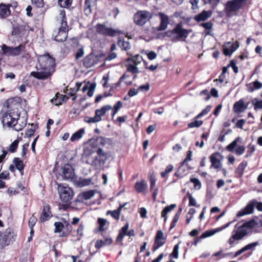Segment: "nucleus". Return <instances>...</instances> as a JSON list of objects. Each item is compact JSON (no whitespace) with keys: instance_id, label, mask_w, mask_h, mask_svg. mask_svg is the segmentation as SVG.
Instances as JSON below:
<instances>
[{"instance_id":"nucleus-1","label":"nucleus","mask_w":262,"mask_h":262,"mask_svg":"<svg viewBox=\"0 0 262 262\" xmlns=\"http://www.w3.org/2000/svg\"><path fill=\"white\" fill-rule=\"evenodd\" d=\"M38 64L36 66L37 72H32L31 75L38 79H45L49 77L54 71V59L49 54L40 55L38 57Z\"/></svg>"},{"instance_id":"nucleus-2","label":"nucleus","mask_w":262,"mask_h":262,"mask_svg":"<svg viewBox=\"0 0 262 262\" xmlns=\"http://www.w3.org/2000/svg\"><path fill=\"white\" fill-rule=\"evenodd\" d=\"M239 224L235 225L237 229L235 233L233 234L228 239V243L231 247H233L235 244V241H239L243 239L247 235L251 229L256 225V223L254 220L243 223L238 226Z\"/></svg>"},{"instance_id":"nucleus-3","label":"nucleus","mask_w":262,"mask_h":262,"mask_svg":"<svg viewBox=\"0 0 262 262\" xmlns=\"http://www.w3.org/2000/svg\"><path fill=\"white\" fill-rule=\"evenodd\" d=\"M19 115L17 111L12 110L5 113L2 116V122L3 126L7 125L9 127H13L15 130L20 131L26 124V121L21 124L17 125Z\"/></svg>"},{"instance_id":"nucleus-4","label":"nucleus","mask_w":262,"mask_h":262,"mask_svg":"<svg viewBox=\"0 0 262 262\" xmlns=\"http://www.w3.org/2000/svg\"><path fill=\"white\" fill-rule=\"evenodd\" d=\"M57 20L60 24V27L58 32L54 31L53 36L54 40L58 42L64 41L68 36V27L64 10L59 11V14L57 17Z\"/></svg>"},{"instance_id":"nucleus-5","label":"nucleus","mask_w":262,"mask_h":262,"mask_svg":"<svg viewBox=\"0 0 262 262\" xmlns=\"http://www.w3.org/2000/svg\"><path fill=\"white\" fill-rule=\"evenodd\" d=\"M189 31L184 29L181 23H178L171 31L165 33V35L170 37L172 41H185L188 37Z\"/></svg>"},{"instance_id":"nucleus-6","label":"nucleus","mask_w":262,"mask_h":262,"mask_svg":"<svg viewBox=\"0 0 262 262\" xmlns=\"http://www.w3.org/2000/svg\"><path fill=\"white\" fill-rule=\"evenodd\" d=\"M247 0L228 1L225 5L224 11L227 17H231L241 9Z\"/></svg>"},{"instance_id":"nucleus-7","label":"nucleus","mask_w":262,"mask_h":262,"mask_svg":"<svg viewBox=\"0 0 262 262\" xmlns=\"http://www.w3.org/2000/svg\"><path fill=\"white\" fill-rule=\"evenodd\" d=\"M97 32L103 35L114 37L117 35L124 34L123 31L119 29H113L112 28L107 27L105 25L98 24L96 26Z\"/></svg>"},{"instance_id":"nucleus-8","label":"nucleus","mask_w":262,"mask_h":262,"mask_svg":"<svg viewBox=\"0 0 262 262\" xmlns=\"http://www.w3.org/2000/svg\"><path fill=\"white\" fill-rule=\"evenodd\" d=\"M152 17V14L150 12L145 10L138 11L135 14L134 20L137 25L142 26L149 21Z\"/></svg>"},{"instance_id":"nucleus-9","label":"nucleus","mask_w":262,"mask_h":262,"mask_svg":"<svg viewBox=\"0 0 262 262\" xmlns=\"http://www.w3.org/2000/svg\"><path fill=\"white\" fill-rule=\"evenodd\" d=\"M258 245V242H254L250 243L245 246L242 248L241 249L237 250L234 255V257H237L240 255L241 254L244 253V252L248 250H251V251L248 252L245 254H244L243 256H242L239 259H246L250 257L252 254V251L254 250L256 246Z\"/></svg>"},{"instance_id":"nucleus-10","label":"nucleus","mask_w":262,"mask_h":262,"mask_svg":"<svg viewBox=\"0 0 262 262\" xmlns=\"http://www.w3.org/2000/svg\"><path fill=\"white\" fill-rule=\"evenodd\" d=\"M14 234L13 230L8 228L3 232H0V244L2 246L9 245L14 241Z\"/></svg>"},{"instance_id":"nucleus-11","label":"nucleus","mask_w":262,"mask_h":262,"mask_svg":"<svg viewBox=\"0 0 262 262\" xmlns=\"http://www.w3.org/2000/svg\"><path fill=\"white\" fill-rule=\"evenodd\" d=\"M23 46L19 45L16 47H9L5 44L2 46V51L3 55L6 56H15L19 55L22 50Z\"/></svg>"},{"instance_id":"nucleus-12","label":"nucleus","mask_w":262,"mask_h":262,"mask_svg":"<svg viewBox=\"0 0 262 262\" xmlns=\"http://www.w3.org/2000/svg\"><path fill=\"white\" fill-rule=\"evenodd\" d=\"M83 162L93 166H98L104 164L106 161L101 158L98 159V157H93L92 155H85L82 157Z\"/></svg>"},{"instance_id":"nucleus-13","label":"nucleus","mask_w":262,"mask_h":262,"mask_svg":"<svg viewBox=\"0 0 262 262\" xmlns=\"http://www.w3.org/2000/svg\"><path fill=\"white\" fill-rule=\"evenodd\" d=\"M58 192L61 200L63 202H68L72 199L73 192L69 187L59 186Z\"/></svg>"},{"instance_id":"nucleus-14","label":"nucleus","mask_w":262,"mask_h":262,"mask_svg":"<svg viewBox=\"0 0 262 262\" xmlns=\"http://www.w3.org/2000/svg\"><path fill=\"white\" fill-rule=\"evenodd\" d=\"M166 238L164 237L163 233L161 230L157 232L154 244L152 247L153 252H155L160 247H162L165 243Z\"/></svg>"},{"instance_id":"nucleus-15","label":"nucleus","mask_w":262,"mask_h":262,"mask_svg":"<svg viewBox=\"0 0 262 262\" xmlns=\"http://www.w3.org/2000/svg\"><path fill=\"white\" fill-rule=\"evenodd\" d=\"M256 203V201L255 200L250 201L243 209H241L238 212L237 216H242L247 214L252 213Z\"/></svg>"},{"instance_id":"nucleus-16","label":"nucleus","mask_w":262,"mask_h":262,"mask_svg":"<svg viewBox=\"0 0 262 262\" xmlns=\"http://www.w3.org/2000/svg\"><path fill=\"white\" fill-rule=\"evenodd\" d=\"M239 46V42L237 40L234 42H228L224 48L223 53L226 56H230L238 48Z\"/></svg>"},{"instance_id":"nucleus-17","label":"nucleus","mask_w":262,"mask_h":262,"mask_svg":"<svg viewBox=\"0 0 262 262\" xmlns=\"http://www.w3.org/2000/svg\"><path fill=\"white\" fill-rule=\"evenodd\" d=\"M158 15L160 17V24L157 27V30L164 31L167 29V26L169 24V17L161 12L159 13Z\"/></svg>"},{"instance_id":"nucleus-18","label":"nucleus","mask_w":262,"mask_h":262,"mask_svg":"<svg viewBox=\"0 0 262 262\" xmlns=\"http://www.w3.org/2000/svg\"><path fill=\"white\" fill-rule=\"evenodd\" d=\"M98 58L94 54H90L83 59V64L86 68H91L97 64Z\"/></svg>"},{"instance_id":"nucleus-19","label":"nucleus","mask_w":262,"mask_h":262,"mask_svg":"<svg viewBox=\"0 0 262 262\" xmlns=\"http://www.w3.org/2000/svg\"><path fill=\"white\" fill-rule=\"evenodd\" d=\"M62 177L64 180H72L74 177V172L72 167L66 165L62 168Z\"/></svg>"},{"instance_id":"nucleus-20","label":"nucleus","mask_w":262,"mask_h":262,"mask_svg":"<svg viewBox=\"0 0 262 262\" xmlns=\"http://www.w3.org/2000/svg\"><path fill=\"white\" fill-rule=\"evenodd\" d=\"M53 216L50 210V206L49 204H46L43 206L42 213L40 217L41 222L48 221Z\"/></svg>"},{"instance_id":"nucleus-21","label":"nucleus","mask_w":262,"mask_h":262,"mask_svg":"<svg viewBox=\"0 0 262 262\" xmlns=\"http://www.w3.org/2000/svg\"><path fill=\"white\" fill-rule=\"evenodd\" d=\"M211 15L212 11L211 10H204L201 13L195 15L193 19L198 23L204 21L209 18Z\"/></svg>"},{"instance_id":"nucleus-22","label":"nucleus","mask_w":262,"mask_h":262,"mask_svg":"<svg viewBox=\"0 0 262 262\" xmlns=\"http://www.w3.org/2000/svg\"><path fill=\"white\" fill-rule=\"evenodd\" d=\"M246 88L247 91L249 93H252L256 90H259L262 88V83L258 80L246 83Z\"/></svg>"},{"instance_id":"nucleus-23","label":"nucleus","mask_w":262,"mask_h":262,"mask_svg":"<svg viewBox=\"0 0 262 262\" xmlns=\"http://www.w3.org/2000/svg\"><path fill=\"white\" fill-rule=\"evenodd\" d=\"M96 84L95 82L91 83L89 81L84 84L82 88V91L85 92L88 91L87 95L89 97H92L93 95L94 92L96 88Z\"/></svg>"},{"instance_id":"nucleus-24","label":"nucleus","mask_w":262,"mask_h":262,"mask_svg":"<svg viewBox=\"0 0 262 262\" xmlns=\"http://www.w3.org/2000/svg\"><path fill=\"white\" fill-rule=\"evenodd\" d=\"M96 4V0H85L84 3V12L89 15L92 13V8Z\"/></svg>"},{"instance_id":"nucleus-25","label":"nucleus","mask_w":262,"mask_h":262,"mask_svg":"<svg viewBox=\"0 0 262 262\" xmlns=\"http://www.w3.org/2000/svg\"><path fill=\"white\" fill-rule=\"evenodd\" d=\"M10 5L0 4V17L4 18L8 17L10 14Z\"/></svg>"},{"instance_id":"nucleus-26","label":"nucleus","mask_w":262,"mask_h":262,"mask_svg":"<svg viewBox=\"0 0 262 262\" xmlns=\"http://www.w3.org/2000/svg\"><path fill=\"white\" fill-rule=\"evenodd\" d=\"M246 108V106H245L244 101L243 99H240L234 104L233 110L235 113H240L244 112Z\"/></svg>"},{"instance_id":"nucleus-27","label":"nucleus","mask_w":262,"mask_h":262,"mask_svg":"<svg viewBox=\"0 0 262 262\" xmlns=\"http://www.w3.org/2000/svg\"><path fill=\"white\" fill-rule=\"evenodd\" d=\"M95 192V191L93 190L83 192L78 195V200L82 202L89 200L94 196Z\"/></svg>"},{"instance_id":"nucleus-28","label":"nucleus","mask_w":262,"mask_h":262,"mask_svg":"<svg viewBox=\"0 0 262 262\" xmlns=\"http://www.w3.org/2000/svg\"><path fill=\"white\" fill-rule=\"evenodd\" d=\"M112 108V107L110 105H106L102 106L100 109H97L95 111V115L98 118V119L101 121L102 120L101 117L103 116L106 113L111 110Z\"/></svg>"},{"instance_id":"nucleus-29","label":"nucleus","mask_w":262,"mask_h":262,"mask_svg":"<svg viewBox=\"0 0 262 262\" xmlns=\"http://www.w3.org/2000/svg\"><path fill=\"white\" fill-rule=\"evenodd\" d=\"M248 163L246 161H243L235 169V173L238 178H242L244 174V171L247 167Z\"/></svg>"},{"instance_id":"nucleus-30","label":"nucleus","mask_w":262,"mask_h":262,"mask_svg":"<svg viewBox=\"0 0 262 262\" xmlns=\"http://www.w3.org/2000/svg\"><path fill=\"white\" fill-rule=\"evenodd\" d=\"M117 43L118 46L123 50L127 51L130 49L131 46L129 42L125 41L123 37H118Z\"/></svg>"},{"instance_id":"nucleus-31","label":"nucleus","mask_w":262,"mask_h":262,"mask_svg":"<svg viewBox=\"0 0 262 262\" xmlns=\"http://www.w3.org/2000/svg\"><path fill=\"white\" fill-rule=\"evenodd\" d=\"M176 207V205L171 204L169 206L165 207L161 212V217L164 218V223L166 222L167 221V214L172 210Z\"/></svg>"},{"instance_id":"nucleus-32","label":"nucleus","mask_w":262,"mask_h":262,"mask_svg":"<svg viewBox=\"0 0 262 262\" xmlns=\"http://www.w3.org/2000/svg\"><path fill=\"white\" fill-rule=\"evenodd\" d=\"M125 204L120 205L118 209L113 211L108 210L106 212V214H110L114 219L119 220L120 214L122 208L125 206Z\"/></svg>"},{"instance_id":"nucleus-33","label":"nucleus","mask_w":262,"mask_h":262,"mask_svg":"<svg viewBox=\"0 0 262 262\" xmlns=\"http://www.w3.org/2000/svg\"><path fill=\"white\" fill-rule=\"evenodd\" d=\"M147 185L144 180L141 182H137L135 184V189L138 193L143 192L147 188Z\"/></svg>"},{"instance_id":"nucleus-34","label":"nucleus","mask_w":262,"mask_h":262,"mask_svg":"<svg viewBox=\"0 0 262 262\" xmlns=\"http://www.w3.org/2000/svg\"><path fill=\"white\" fill-rule=\"evenodd\" d=\"M85 130L84 128H81L78 130L77 132L74 133L71 137L70 138V141L71 142H74L76 140H78L80 139L83 134H84Z\"/></svg>"},{"instance_id":"nucleus-35","label":"nucleus","mask_w":262,"mask_h":262,"mask_svg":"<svg viewBox=\"0 0 262 262\" xmlns=\"http://www.w3.org/2000/svg\"><path fill=\"white\" fill-rule=\"evenodd\" d=\"M13 162L16 169L21 172L24 169V165L23 161L18 158H14L13 160Z\"/></svg>"},{"instance_id":"nucleus-36","label":"nucleus","mask_w":262,"mask_h":262,"mask_svg":"<svg viewBox=\"0 0 262 262\" xmlns=\"http://www.w3.org/2000/svg\"><path fill=\"white\" fill-rule=\"evenodd\" d=\"M251 103L255 111L262 110V100H259L258 98H255L251 100Z\"/></svg>"},{"instance_id":"nucleus-37","label":"nucleus","mask_w":262,"mask_h":262,"mask_svg":"<svg viewBox=\"0 0 262 262\" xmlns=\"http://www.w3.org/2000/svg\"><path fill=\"white\" fill-rule=\"evenodd\" d=\"M241 139L240 137H237L230 144L226 147L227 150L230 152H233L234 148L237 146V142Z\"/></svg>"},{"instance_id":"nucleus-38","label":"nucleus","mask_w":262,"mask_h":262,"mask_svg":"<svg viewBox=\"0 0 262 262\" xmlns=\"http://www.w3.org/2000/svg\"><path fill=\"white\" fill-rule=\"evenodd\" d=\"M198 119H195V117L194 118V120L188 124V127L189 128H194L200 127L203 123L202 120H198Z\"/></svg>"},{"instance_id":"nucleus-39","label":"nucleus","mask_w":262,"mask_h":262,"mask_svg":"<svg viewBox=\"0 0 262 262\" xmlns=\"http://www.w3.org/2000/svg\"><path fill=\"white\" fill-rule=\"evenodd\" d=\"M19 143V140L16 139L14 141L13 143H12L10 146L7 148V149L11 152H14L16 151L18 145Z\"/></svg>"},{"instance_id":"nucleus-40","label":"nucleus","mask_w":262,"mask_h":262,"mask_svg":"<svg viewBox=\"0 0 262 262\" xmlns=\"http://www.w3.org/2000/svg\"><path fill=\"white\" fill-rule=\"evenodd\" d=\"M72 0H58V5L62 8H69L71 6Z\"/></svg>"},{"instance_id":"nucleus-41","label":"nucleus","mask_w":262,"mask_h":262,"mask_svg":"<svg viewBox=\"0 0 262 262\" xmlns=\"http://www.w3.org/2000/svg\"><path fill=\"white\" fill-rule=\"evenodd\" d=\"M128 60H130L133 62L135 63L136 66H137L141 62L143 59L141 56L138 54L134 56L131 58H128Z\"/></svg>"},{"instance_id":"nucleus-42","label":"nucleus","mask_w":262,"mask_h":262,"mask_svg":"<svg viewBox=\"0 0 262 262\" xmlns=\"http://www.w3.org/2000/svg\"><path fill=\"white\" fill-rule=\"evenodd\" d=\"M255 150V146L251 144H249L248 146V149L247 151V153L245 156V158H247L251 156L253 153L254 152Z\"/></svg>"},{"instance_id":"nucleus-43","label":"nucleus","mask_w":262,"mask_h":262,"mask_svg":"<svg viewBox=\"0 0 262 262\" xmlns=\"http://www.w3.org/2000/svg\"><path fill=\"white\" fill-rule=\"evenodd\" d=\"M84 121L88 123H96L100 121L96 115L93 117H86L84 119Z\"/></svg>"},{"instance_id":"nucleus-44","label":"nucleus","mask_w":262,"mask_h":262,"mask_svg":"<svg viewBox=\"0 0 262 262\" xmlns=\"http://www.w3.org/2000/svg\"><path fill=\"white\" fill-rule=\"evenodd\" d=\"M210 95L209 94V92L207 90H205L201 92L200 95L203 96L204 95L206 96L204 97V99L205 100H208L210 98V95L213 96V88H211L210 90Z\"/></svg>"},{"instance_id":"nucleus-45","label":"nucleus","mask_w":262,"mask_h":262,"mask_svg":"<svg viewBox=\"0 0 262 262\" xmlns=\"http://www.w3.org/2000/svg\"><path fill=\"white\" fill-rule=\"evenodd\" d=\"M190 182L193 183L194 187L196 189H200L201 187V183L197 178H191Z\"/></svg>"},{"instance_id":"nucleus-46","label":"nucleus","mask_w":262,"mask_h":262,"mask_svg":"<svg viewBox=\"0 0 262 262\" xmlns=\"http://www.w3.org/2000/svg\"><path fill=\"white\" fill-rule=\"evenodd\" d=\"M228 67L232 68L235 74H237L238 72V68L236 66V61L234 59L230 61V63L228 64Z\"/></svg>"},{"instance_id":"nucleus-47","label":"nucleus","mask_w":262,"mask_h":262,"mask_svg":"<svg viewBox=\"0 0 262 262\" xmlns=\"http://www.w3.org/2000/svg\"><path fill=\"white\" fill-rule=\"evenodd\" d=\"M127 71L132 73L133 74H136L139 72L138 68L137 66H135L132 64H129L127 66Z\"/></svg>"},{"instance_id":"nucleus-48","label":"nucleus","mask_w":262,"mask_h":262,"mask_svg":"<svg viewBox=\"0 0 262 262\" xmlns=\"http://www.w3.org/2000/svg\"><path fill=\"white\" fill-rule=\"evenodd\" d=\"M211 106L208 105L199 114H198L196 116H195V119H199L201 117L207 114L209 112L211 111Z\"/></svg>"},{"instance_id":"nucleus-49","label":"nucleus","mask_w":262,"mask_h":262,"mask_svg":"<svg viewBox=\"0 0 262 262\" xmlns=\"http://www.w3.org/2000/svg\"><path fill=\"white\" fill-rule=\"evenodd\" d=\"M213 235V230H210L204 232L198 238V240L205 238Z\"/></svg>"},{"instance_id":"nucleus-50","label":"nucleus","mask_w":262,"mask_h":262,"mask_svg":"<svg viewBox=\"0 0 262 262\" xmlns=\"http://www.w3.org/2000/svg\"><path fill=\"white\" fill-rule=\"evenodd\" d=\"M98 222L100 225L99 230L100 231H103L104 230V227L107 223L106 220L102 218H98Z\"/></svg>"},{"instance_id":"nucleus-51","label":"nucleus","mask_w":262,"mask_h":262,"mask_svg":"<svg viewBox=\"0 0 262 262\" xmlns=\"http://www.w3.org/2000/svg\"><path fill=\"white\" fill-rule=\"evenodd\" d=\"M55 232H60L63 229V225L61 222H55L54 223Z\"/></svg>"},{"instance_id":"nucleus-52","label":"nucleus","mask_w":262,"mask_h":262,"mask_svg":"<svg viewBox=\"0 0 262 262\" xmlns=\"http://www.w3.org/2000/svg\"><path fill=\"white\" fill-rule=\"evenodd\" d=\"M96 152L100 158L105 159V160L106 161V153L105 152L102 148H98Z\"/></svg>"},{"instance_id":"nucleus-53","label":"nucleus","mask_w":262,"mask_h":262,"mask_svg":"<svg viewBox=\"0 0 262 262\" xmlns=\"http://www.w3.org/2000/svg\"><path fill=\"white\" fill-rule=\"evenodd\" d=\"M37 218L34 215H32V216L29 219V226L30 228H33L35 224L37 222Z\"/></svg>"},{"instance_id":"nucleus-54","label":"nucleus","mask_w":262,"mask_h":262,"mask_svg":"<svg viewBox=\"0 0 262 262\" xmlns=\"http://www.w3.org/2000/svg\"><path fill=\"white\" fill-rule=\"evenodd\" d=\"M245 148L243 145H239L237 146L235 149V154L238 156L242 155L245 152Z\"/></svg>"},{"instance_id":"nucleus-55","label":"nucleus","mask_w":262,"mask_h":262,"mask_svg":"<svg viewBox=\"0 0 262 262\" xmlns=\"http://www.w3.org/2000/svg\"><path fill=\"white\" fill-rule=\"evenodd\" d=\"M179 249V244L176 245L173 247V251H172L171 254L172 255V256L174 258L177 259L178 258Z\"/></svg>"},{"instance_id":"nucleus-56","label":"nucleus","mask_w":262,"mask_h":262,"mask_svg":"<svg viewBox=\"0 0 262 262\" xmlns=\"http://www.w3.org/2000/svg\"><path fill=\"white\" fill-rule=\"evenodd\" d=\"M31 2L32 4L38 8H42L44 5L43 0H31Z\"/></svg>"},{"instance_id":"nucleus-57","label":"nucleus","mask_w":262,"mask_h":262,"mask_svg":"<svg viewBox=\"0 0 262 262\" xmlns=\"http://www.w3.org/2000/svg\"><path fill=\"white\" fill-rule=\"evenodd\" d=\"M156 179L154 176L153 173L150 176V190H152L156 186Z\"/></svg>"},{"instance_id":"nucleus-58","label":"nucleus","mask_w":262,"mask_h":262,"mask_svg":"<svg viewBox=\"0 0 262 262\" xmlns=\"http://www.w3.org/2000/svg\"><path fill=\"white\" fill-rule=\"evenodd\" d=\"M199 0H190V3L191 4V9L193 10H196L199 8L198 6Z\"/></svg>"},{"instance_id":"nucleus-59","label":"nucleus","mask_w":262,"mask_h":262,"mask_svg":"<svg viewBox=\"0 0 262 262\" xmlns=\"http://www.w3.org/2000/svg\"><path fill=\"white\" fill-rule=\"evenodd\" d=\"M231 223H232V222H229L227 223V224H226L225 225H224V226H222V227H221L220 228H216L215 229H214V234L218 232L221 231L223 229H224L228 227L230 225V224Z\"/></svg>"},{"instance_id":"nucleus-60","label":"nucleus","mask_w":262,"mask_h":262,"mask_svg":"<svg viewBox=\"0 0 262 262\" xmlns=\"http://www.w3.org/2000/svg\"><path fill=\"white\" fill-rule=\"evenodd\" d=\"M192 155V152L191 150H189L187 152V157L184 160V161L182 163V166L184 165L187 162L191 161V156Z\"/></svg>"},{"instance_id":"nucleus-61","label":"nucleus","mask_w":262,"mask_h":262,"mask_svg":"<svg viewBox=\"0 0 262 262\" xmlns=\"http://www.w3.org/2000/svg\"><path fill=\"white\" fill-rule=\"evenodd\" d=\"M84 55V50L82 48H80L78 50L76 54V59H78L79 58L82 57Z\"/></svg>"},{"instance_id":"nucleus-62","label":"nucleus","mask_w":262,"mask_h":262,"mask_svg":"<svg viewBox=\"0 0 262 262\" xmlns=\"http://www.w3.org/2000/svg\"><path fill=\"white\" fill-rule=\"evenodd\" d=\"M117 57V54L116 53L111 52L110 54L106 57L105 60L106 61H111L114 59H115Z\"/></svg>"},{"instance_id":"nucleus-63","label":"nucleus","mask_w":262,"mask_h":262,"mask_svg":"<svg viewBox=\"0 0 262 262\" xmlns=\"http://www.w3.org/2000/svg\"><path fill=\"white\" fill-rule=\"evenodd\" d=\"M147 56L149 60H152L156 58L157 55L154 51H150L147 54Z\"/></svg>"},{"instance_id":"nucleus-64","label":"nucleus","mask_w":262,"mask_h":262,"mask_svg":"<svg viewBox=\"0 0 262 262\" xmlns=\"http://www.w3.org/2000/svg\"><path fill=\"white\" fill-rule=\"evenodd\" d=\"M138 93V90H136L135 88H132L129 90V91L128 92V95L130 97H133V96L136 95Z\"/></svg>"}]
</instances>
